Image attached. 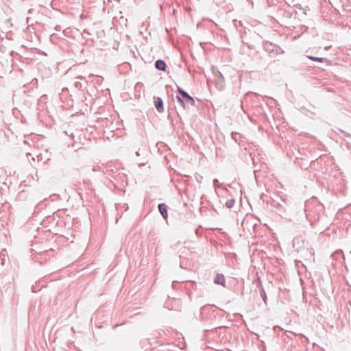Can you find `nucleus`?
<instances>
[{"label": "nucleus", "instance_id": "obj_17", "mask_svg": "<svg viewBox=\"0 0 351 351\" xmlns=\"http://www.w3.org/2000/svg\"><path fill=\"white\" fill-rule=\"evenodd\" d=\"M330 47V46H329V47H325V49H326V50H327V49H328Z\"/></svg>", "mask_w": 351, "mask_h": 351}, {"label": "nucleus", "instance_id": "obj_18", "mask_svg": "<svg viewBox=\"0 0 351 351\" xmlns=\"http://www.w3.org/2000/svg\"><path fill=\"white\" fill-rule=\"evenodd\" d=\"M136 156H139V155H140V154H139V153H138V152H136Z\"/></svg>", "mask_w": 351, "mask_h": 351}, {"label": "nucleus", "instance_id": "obj_4", "mask_svg": "<svg viewBox=\"0 0 351 351\" xmlns=\"http://www.w3.org/2000/svg\"><path fill=\"white\" fill-rule=\"evenodd\" d=\"M158 210L164 219H167L168 217L167 214V206L164 203H160L158 206Z\"/></svg>", "mask_w": 351, "mask_h": 351}, {"label": "nucleus", "instance_id": "obj_6", "mask_svg": "<svg viewBox=\"0 0 351 351\" xmlns=\"http://www.w3.org/2000/svg\"><path fill=\"white\" fill-rule=\"evenodd\" d=\"M155 67L162 71H165L167 67L166 63L162 60H158L155 62Z\"/></svg>", "mask_w": 351, "mask_h": 351}, {"label": "nucleus", "instance_id": "obj_12", "mask_svg": "<svg viewBox=\"0 0 351 351\" xmlns=\"http://www.w3.org/2000/svg\"><path fill=\"white\" fill-rule=\"evenodd\" d=\"M55 29L57 31H60V27L59 25H57Z\"/></svg>", "mask_w": 351, "mask_h": 351}, {"label": "nucleus", "instance_id": "obj_11", "mask_svg": "<svg viewBox=\"0 0 351 351\" xmlns=\"http://www.w3.org/2000/svg\"><path fill=\"white\" fill-rule=\"evenodd\" d=\"M237 136H239V133H237V132H232L231 133V136H232V138H233L236 142L238 141L237 137Z\"/></svg>", "mask_w": 351, "mask_h": 351}, {"label": "nucleus", "instance_id": "obj_2", "mask_svg": "<svg viewBox=\"0 0 351 351\" xmlns=\"http://www.w3.org/2000/svg\"><path fill=\"white\" fill-rule=\"evenodd\" d=\"M177 92L180 95L176 96L177 101L183 107V108H189L190 106H195V102L194 99L182 88L178 86Z\"/></svg>", "mask_w": 351, "mask_h": 351}, {"label": "nucleus", "instance_id": "obj_5", "mask_svg": "<svg viewBox=\"0 0 351 351\" xmlns=\"http://www.w3.org/2000/svg\"><path fill=\"white\" fill-rule=\"evenodd\" d=\"M214 283L225 287V278L221 274H217L214 279Z\"/></svg>", "mask_w": 351, "mask_h": 351}, {"label": "nucleus", "instance_id": "obj_15", "mask_svg": "<svg viewBox=\"0 0 351 351\" xmlns=\"http://www.w3.org/2000/svg\"><path fill=\"white\" fill-rule=\"evenodd\" d=\"M206 306H204L202 307L201 311H204L206 308Z\"/></svg>", "mask_w": 351, "mask_h": 351}, {"label": "nucleus", "instance_id": "obj_13", "mask_svg": "<svg viewBox=\"0 0 351 351\" xmlns=\"http://www.w3.org/2000/svg\"><path fill=\"white\" fill-rule=\"evenodd\" d=\"M217 182H218V180L217 179H214L213 184H215Z\"/></svg>", "mask_w": 351, "mask_h": 351}, {"label": "nucleus", "instance_id": "obj_10", "mask_svg": "<svg viewBox=\"0 0 351 351\" xmlns=\"http://www.w3.org/2000/svg\"><path fill=\"white\" fill-rule=\"evenodd\" d=\"M345 137L351 138V134L341 129H337Z\"/></svg>", "mask_w": 351, "mask_h": 351}, {"label": "nucleus", "instance_id": "obj_16", "mask_svg": "<svg viewBox=\"0 0 351 351\" xmlns=\"http://www.w3.org/2000/svg\"><path fill=\"white\" fill-rule=\"evenodd\" d=\"M80 83L79 82H75V85L76 87H77L79 86Z\"/></svg>", "mask_w": 351, "mask_h": 351}, {"label": "nucleus", "instance_id": "obj_9", "mask_svg": "<svg viewBox=\"0 0 351 351\" xmlns=\"http://www.w3.org/2000/svg\"><path fill=\"white\" fill-rule=\"evenodd\" d=\"M234 203H235V201L234 199H230L226 201V206L228 208H231L234 206Z\"/></svg>", "mask_w": 351, "mask_h": 351}, {"label": "nucleus", "instance_id": "obj_1", "mask_svg": "<svg viewBox=\"0 0 351 351\" xmlns=\"http://www.w3.org/2000/svg\"><path fill=\"white\" fill-rule=\"evenodd\" d=\"M306 217L311 224L318 221L323 214L324 207L319 203L312 206L310 203L305 204Z\"/></svg>", "mask_w": 351, "mask_h": 351}, {"label": "nucleus", "instance_id": "obj_7", "mask_svg": "<svg viewBox=\"0 0 351 351\" xmlns=\"http://www.w3.org/2000/svg\"><path fill=\"white\" fill-rule=\"evenodd\" d=\"M259 284H260V287H261L260 296L261 297V298L263 299L264 302L266 304L267 303V295H266V293H265L263 287L261 286V282H259Z\"/></svg>", "mask_w": 351, "mask_h": 351}, {"label": "nucleus", "instance_id": "obj_14", "mask_svg": "<svg viewBox=\"0 0 351 351\" xmlns=\"http://www.w3.org/2000/svg\"><path fill=\"white\" fill-rule=\"evenodd\" d=\"M76 78L82 80V79H83V77L82 75H79Z\"/></svg>", "mask_w": 351, "mask_h": 351}, {"label": "nucleus", "instance_id": "obj_8", "mask_svg": "<svg viewBox=\"0 0 351 351\" xmlns=\"http://www.w3.org/2000/svg\"><path fill=\"white\" fill-rule=\"evenodd\" d=\"M307 58L313 61H316V62H323L324 61V60H326L325 58H319V57H315V56H308Z\"/></svg>", "mask_w": 351, "mask_h": 351}, {"label": "nucleus", "instance_id": "obj_3", "mask_svg": "<svg viewBox=\"0 0 351 351\" xmlns=\"http://www.w3.org/2000/svg\"><path fill=\"white\" fill-rule=\"evenodd\" d=\"M154 106L156 110L159 112H162L164 111V107H163V101L162 99L159 97H154Z\"/></svg>", "mask_w": 351, "mask_h": 351}]
</instances>
